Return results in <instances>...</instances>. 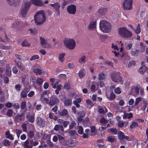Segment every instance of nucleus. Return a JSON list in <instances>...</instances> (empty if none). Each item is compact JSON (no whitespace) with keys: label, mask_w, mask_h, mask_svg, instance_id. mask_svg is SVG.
I'll return each instance as SVG.
<instances>
[{"label":"nucleus","mask_w":148,"mask_h":148,"mask_svg":"<svg viewBox=\"0 0 148 148\" xmlns=\"http://www.w3.org/2000/svg\"><path fill=\"white\" fill-rule=\"evenodd\" d=\"M34 20L35 23L37 25L43 23L46 20L44 11H41L38 12L34 16Z\"/></svg>","instance_id":"obj_1"},{"label":"nucleus","mask_w":148,"mask_h":148,"mask_svg":"<svg viewBox=\"0 0 148 148\" xmlns=\"http://www.w3.org/2000/svg\"><path fill=\"white\" fill-rule=\"evenodd\" d=\"M99 27L101 30L105 33L109 32L111 29L110 24L105 20H102L100 21Z\"/></svg>","instance_id":"obj_2"},{"label":"nucleus","mask_w":148,"mask_h":148,"mask_svg":"<svg viewBox=\"0 0 148 148\" xmlns=\"http://www.w3.org/2000/svg\"><path fill=\"white\" fill-rule=\"evenodd\" d=\"M119 33L120 35L124 38H128L132 36V32L125 27L119 29Z\"/></svg>","instance_id":"obj_3"},{"label":"nucleus","mask_w":148,"mask_h":148,"mask_svg":"<svg viewBox=\"0 0 148 148\" xmlns=\"http://www.w3.org/2000/svg\"><path fill=\"white\" fill-rule=\"evenodd\" d=\"M111 78L112 80L114 82H120L121 84L123 83L121 74L119 72H112L111 73Z\"/></svg>","instance_id":"obj_4"},{"label":"nucleus","mask_w":148,"mask_h":148,"mask_svg":"<svg viewBox=\"0 0 148 148\" xmlns=\"http://www.w3.org/2000/svg\"><path fill=\"white\" fill-rule=\"evenodd\" d=\"M64 43L65 47L70 50L73 49L76 45L75 41L72 38L65 39L64 40Z\"/></svg>","instance_id":"obj_5"},{"label":"nucleus","mask_w":148,"mask_h":148,"mask_svg":"<svg viewBox=\"0 0 148 148\" xmlns=\"http://www.w3.org/2000/svg\"><path fill=\"white\" fill-rule=\"evenodd\" d=\"M133 0H123L122 4L123 8L125 10H129L132 8Z\"/></svg>","instance_id":"obj_6"},{"label":"nucleus","mask_w":148,"mask_h":148,"mask_svg":"<svg viewBox=\"0 0 148 148\" xmlns=\"http://www.w3.org/2000/svg\"><path fill=\"white\" fill-rule=\"evenodd\" d=\"M40 41L41 46L44 48H49L52 47V45L50 43H48L47 40L44 38L40 37Z\"/></svg>","instance_id":"obj_7"},{"label":"nucleus","mask_w":148,"mask_h":148,"mask_svg":"<svg viewBox=\"0 0 148 148\" xmlns=\"http://www.w3.org/2000/svg\"><path fill=\"white\" fill-rule=\"evenodd\" d=\"M28 7H30L31 4L36 6H41L44 4L41 0H30L29 2H26Z\"/></svg>","instance_id":"obj_8"},{"label":"nucleus","mask_w":148,"mask_h":148,"mask_svg":"<svg viewBox=\"0 0 148 148\" xmlns=\"http://www.w3.org/2000/svg\"><path fill=\"white\" fill-rule=\"evenodd\" d=\"M121 41H120L119 42L120 43H121V47L120 49L119 52L118 53L116 51H112V52H113L115 55L116 56H117L118 58H120L122 57L124 55V53L123 52V43H121Z\"/></svg>","instance_id":"obj_9"},{"label":"nucleus","mask_w":148,"mask_h":148,"mask_svg":"<svg viewBox=\"0 0 148 148\" xmlns=\"http://www.w3.org/2000/svg\"><path fill=\"white\" fill-rule=\"evenodd\" d=\"M30 7H28L26 4V2H25L22 7L21 11V14L23 16H25L26 15L27 10Z\"/></svg>","instance_id":"obj_10"},{"label":"nucleus","mask_w":148,"mask_h":148,"mask_svg":"<svg viewBox=\"0 0 148 148\" xmlns=\"http://www.w3.org/2000/svg\"><path fill=\"white\" fill-rule=\"evenodd\" d=\"M59 100L58 98L56 96H52L51 97L49 101V105L53 106L58 103Z\"/></svg>","instance_id":"obj_11"},{"label":"nucleus","mask_w":148,"mask_h":148,"mask_svg":"<svg viewBox=\"0 0 148 148\" xmlns=\"http://www.w3.org/2000/svg\"><path fill=\"white\" fill-rule=\"evenodd\" d=\"M50 5L54 8L55 11L56 12V14L58 16L60 15L59 9L60 5L58 3H56L54 4H51Z\"/></svg>","instance_id":"obj_12"},{"label":"nucleus","mask_w":148,"mask_h":148,"mask_svg":"<svg viewBox=\"0 0 148 148\" xmlns=\"http://www.w3.org/2000/svg\"><path fill=\"white\" fill-rule=\"evenodd\" d=\"M37 124L40 126L43 127L45 124V122L44 120L42 118L37 116L36 119Z\"/></svg>","instance_id":"obj_13"},{"label":"nucleus","mask_w":148,"mask_h":148,"mask_svg":"<svg viewBox=\"0 0 148 148\" xmlns=\"http://www.w3.org/2000/svg\"><path fill=\"white\" fill-rule=\"evenodd\" d=\"M67 10L69 13L74 14L76 11V6L74 5H71L68 7Z\"/></svg>","instance_id":"obj_14"},{"label":"nucleus","mask_w":148,"mask_h":148,"mask_svg":"<svg viewBox=\"0 0 148 148\" xmlns=\"http://www.w3.org/2000/svg\"><path fill=\"white\" fill-rule=\"evenodd\" d=\"M142 66L139 69V71L140 73L142 75L143 74L144 72L148 69V68L144 65V62L141 63Z\"/></svg>","instance_id":"obj_15"},{"label":"nucleus","mask_w":148,"mask_h":148,"mask_svg":"<svg viewBox=\"0 0 148 148\" xmlns=\"http://www.w3.org/2000/svg\"><path fill=\"white\" fill-rule=\"evenodd\" d=\"M96 27V21L95 20H92L90 22L88 26V29L92 30L95 29Z\"/></svg>","instance_id":"obj_16"},{"label":"nucleus","mask_w":148,"mask_h":148,"mask_svg":"<svg viewBox=\"0 0 148 148\" xmlns=\"http://www.w3.org/2000/svg\"><path fill=\"white\" fill-rule=\"evenodd\" d=\"M25 118L24 114L22 113L21 114H17L15 118V119L17 121H23Z\"/></svg>","instance_id":"obj_17"},{"label":"nucleus","mask_w":148,"mask_h":148,"mask_svg":"<svg viewBox=\"0 0 148 148\" xmlns=\"http://www.w3.org/2000/svg\"><path fill=\"white\" fill-rule=\"evenodd\" d=\"M86 56L84 55H82L78 59V62L80 64H84L86 63Z\"/></svg>","instance_id":"obj_18"},{"label":"nucleus","mask_w":148,"mask_h":148,"mask_svg":"<svg viewBox=\"0 0 148 148\" xmlns=\"http://www.w3.org/2000/svg\"><path fill=\"white\" fill-rule=\"evenodd\" d=\"M34 114L32 115H29L26 116V118L29 122L32 123L34 122Z\"/></svg>","instance_id":"obj_19"},{"label":"nucleus","mask_w":148,"mask_h":148,"mask_svg":"<svg viewBox=\"0 0 148 148\" xmlns=\"http://www.w3.org/2000/svg\"><path fill=\"white\" fill-rule=\"evenodd\" d=\"M44 93L41 94L40 97V101L43 102H45L46 103L49 104V99L46 97H45L44 96Z\"/></svg>","instance_id":"obj_20"},{"label":"nucleus","mask_w":148,"mask_h":148,"mask_svg":"<svg viewBox=\"0 0 148 148\" xmlns=\"http://www.w3.org/2000/svg\"><path fill=\"white\" fill-rule=\"evenodd\" d=\"M107 9L103 8L99 9L98 11V13L101 15H103L105 14L107 12Z\"/></svg>","instance_id":"obj_21"},{"label":"nucleus","mask_w":148,"mask_h":148,"mask_svg":"<svg viewBox=\"0 0 148 148\" xmlns=\"http://www.w3.org/2000/svg\"><path fill=\"white\" fill-rule=\"evenodd\" d=\"M53 129L56 131H58L59 130H61L62 132H63L64 131L63 127L62 125H56L55 126Z\"/></svg>","instance_id":"obj_22"},{"label":"nucleus","mask_w":148,"mask_h":148,"mask_svg":"<svg viewBox=\"0 0 148 148\" xmlns=\"http://www.w3.org/2000/svg\"><path fill=\"white\" fill-rule=\"evenodd\" d=\"M23 144L24 148H32V146H29V141L28 140H25Z\"/></svg>","instance_id":"obj_23"},{"label":"nucleus","mask_w":148,"mask_h":148,"mask_svg":"<svg viewBox=\"0 0 148 148\" xmlns=\"http://www.w3.org/2000/svg\"><path fill=\"white\" fill-rule=\"evenodd\" d=\"M86 73V71L84 69L80 70L78 73V75L80 78L83 77Z\"/></svg>","instance_id":"obj_24"},{"label":"nucleus","mask_w":148,"mask_h":148,"mask_svg":"<svg viewBox=\"0 0 148 148\" xmlns=\"http://www.w3.org/2000/svg\"><path fill=\"white\" fill-rule=\"evenodd\" d=\"M118 137L120 140H123V137L125 135L121 131H119L118 133Z\"/></svg>","instance_id":"obj_25"},{"label":"nucleus","mask_w":148,"mask_h":148,"mask_svg":"<svg viewBox=\"0 0 148 148\" xmlns=\"http://www.w3.org/2000/svg\"><path fill=\"white\" fill-rule=\"evenodd\" d=\"M99 80L104 79L106 77V75L103 72H101L99 73Z\"/></svg>","instance_id":"obj_26"},{"label":"nucleus","mask_w":148,"mask_h":148,"mask_svg":"<svg viewBox=\"0 0 148 148\" xmlns=\"http://www.w3.org/2000/svg\"><path fill=\"white\" fill-rule=\"evenodd\" d=\"M8 3L10 5H15V2H19L20 0H6Z\"/></svg>","instance_id":"obj_27"},{"label":"nucleus","mask_w":148,"mask_h":148,"mask_svg":"<svg viewBox=\"0 0 148 148\" xmlns=\"http://www.w3.org/2000/svg\"><path fill=\"white\" fill-rule=\"evenodd\" d=\"M28 31H30V34L33 35H36L38 33L37 30L35 28L29 29Z\"/></svg>","instance_id":"obj_28"},{"label":"nucleus","mask_w":148,"mask_h":148,"mask_svg":"<svg viewBox=\"0 0 148 148\" xmlns=\"http://www.w3.org/2000/svg\"><path fill=\"white\" fill-rule=\"evenodd\" d=\"M132 113H130L128 114L127 113H125L124 114V115L123 116V118L124 119H130L132 117Z\"/></svg>","instance_id":"obj_29"},{"label":"nucleus","mask_w":148,"mask_h":148,"mask_svg":"<svg viewBox=\"0 0 148 148\" xmlns=\"http://www.w3.org/2000/svg\"><path fill=\"white\" fill-rule=\"evenodd\" d=\"M125 49L126 50H129L132 47V44L130 43H126L125 44Z\"/></svg>","instance_id":"obj_30"},{"label":"nucleus","mask_w":148,"mask_h":148,"mask_svg":"<svg viewBox=\"0 0 148 148\" xmlns=\"http://www.w3.org/2000/svg\"><path fill=\"white\" fill-rule=\"evenodd\" d=\"M21 45L23 47H29L30 46V44L29 43L27 40H24L22 42Z\"/></svg>","instance_id":"obj_31"},{"label":"nucleus","mask_w":148,"mask_h":148,"mask_svg":"<svg viewBox=\"0 0 148 148\" xmlns=\"http://www.w3.org/2000/svg\"><path fill=\"white\" fill-rule=\"evenodd\" d=\"M11 142L8 140L5 139L3 141L2 143L5 146H9L10 145Z\"/></svg>","instance_id":"obj_32"},{"label":"nucleus","mask_w":148,"mask_h":148,"mask_svg":"<svg viewBox=\"0 0 148 148\" xmlns=\"http://www.w3.org/2000/svg\"><path fill=\"white\" fill-rule=\"evenodd\" d=\"M139 51L138 50H136L135 51H132L130 52L131 55L132 56H137L139 53Z\"/></svg>","instance_id":"obj_33"},{"label":"nucleus","mask_w":148,"mask_h":148,"mask_svg":"<svg viewBox=\"0 0 148 148\" xmlns=\"http://www.w3.org/2000/svg\"><path fill=\"white\" fill-rule=\"evenodd\" d=\"M36 83L37 85L38 86H41L43 82V79L39 78L36 80Z\"/></svg>","instance_id":"obj_34"},{"label":"nucleus","mask_w":148,"mask_h":148,"mask_svg":"<svg viewBox=\"0 0 148 148\" xmlns=\"http://www.w3.org/2000/svg\"><path fill=\"white\" fill-rule=\"evenodd\" d=\"M64 105L69 106L72 103V100L71 99H67L64 101Z\"/></svg>","instance_id":"obj_35"},{"label":"nucleus","mask_w":148,"mask_h":148,"mask_svg":"<svg viewBox=\"0 0 148 148\" xmlns=\"http://www.w3.org/2000/svg\"><path fill=\"white\" fill-rule=\"evenodd\" d=\"M65 55L64 53H60L59 56V60L61 62H63L64 60V57Z\"/></svg>","instance_id":"obj_36"},{"label":"nucleus","mask_w":148,"mask_h":148,"mask_svg":"<svg viewBox=\"0 0 148 148\" xmlns=\"http://www.w3.org/2000/svg\"><path fill=\"white\" fill-rule=\"evenodd\" d=\"M86 102L87 105L92 107L93 105L92 101L89 99H86Z\"/></svg>","instance_id":"obj_37"},{"label":"nucleus","mask_w":148,"mask_h":148,"mask_svg":"<svg viewBox=\"0 0 148 148\" xmlns=\"http://www.w3.org/2000/svg\"><path fill=\"white\" fill-rule=\"evenodd\" d=\"M68 113L67 110L65 109H64L60 113V114L62 116H65Z\"/></svg>","instance_id":"obj_38"},{"label":"nucleus","mask_w":148,"mask_h":148,"mask_svg":"<svg viewBox=\"0 0 148 148\" xmlns=\"http://www.w3.org/2000/svg\"><path fill=\"white\" fill-rule=\"evenodd\" d=\"M100 121L102 125L104 126H105L108 123V121L104 118L101 119Z\"/></svg>","instance_id":"obj_39"},{"label":"nucleus","mask_w":148,"mask_h":148,"mask_svg":"<svg viewBox=\"0 0 148 148\" xmlns=\"http://www.w3.org/2000/svg\"><path fill=\"white\" fill-rule=\"evenodd\" d=\"M64 88L65 90H68L71 88V87L69 83H66L64 84Z\"/></svg>","instance_id":"obj_40"},{"label":"nucleus","mask_w":148,"mask_h":148,"mask_svg":"<svg viewBox=\"0 0 148 148\" xmlns=\"http://www.w3.org/2000/svg\"><path fill=\"white\" fill-rule=\"evenodd\" d=\"M106 140L111 142H113L114 140V138L113 136H110L107 137Z\"/></svg>","instance_id":"obj_41"},{"label":"nucleus","mask_w":148,"mask_h":148,"mask_svg":"<svg viewBox=\"0 0 148 148\" xmlns=\"http://www.w3.org/2000/svg\"><path fill=\"white\" fill-rule=\"evenodd\" d=\"M139 90L140 95L142 96H143L145 95V93L144 92V89L143 88L141 87H139Z\"/></svg>","instance_id":"obj_42"},{"label":"nucleus","mask_w":148,"mask_h":148,"mask_svg":"<svg viewBox=\"0 0 148 148\" xmlns=\"http://www.w3.org/2000/svg\"><path fill=\"white\" fill-rule=\"evenodd\" d=\"M14 132H16L18 138H19L20 134L22 133L21 130L16 129L14 130Z\"/></svg>","instance_id":"obj_43"},{"label":"nucleus","mask_w":148,"mask_h":148,"mask_svg":"<svg viewBox=\"0 0 148 148\" xmlns=\"http://www.w3.org/2000/svg\"><path fill=\"white\" fill-rule=\"evenodd\" d=\"M109 130L110 132H111L113 134L115 135L117 134V131L116 128H112L110 129Z\"/></svg>","instance_id":"obj_44"},{"label":"nucleus","mask_w":148,"mask_h":148,"mask_svg":"<svg viewBox=\"0 0 148 148\" xmlns=\"http://www.w3.org/2000/svg\"><path fill=\"white\" fill-rule=\"evenodd\" d=\"M33 71L36 74L40 75L41 73V70L38 69H34L33 70Z\"/></svg>","instance_id":"obj_45"},{"label":"nucleus","mask_w":148,"mask_h":148,"mask_svg":"<svg viewBox=\"0 0 148 148\" xmlns=\"http://www.w3.org/2000/svg\"><path fill=\"white\" fill-rule=\"evenodd\" d=\"M21 26V23L19 21H16L13 24V27H16L18 26Z\"/></svg>","instance_id":"obj_46"},{"label":"nucleus","mask_w":148,"mask_h":148,"mask_svg":"<svg viewBox=\"0 0 148 148\" xmlns=\"http://www.w3.org/2000/svg\"><path fill=\"white\" fill-rule=\"evenodd\" d=\"M26 106V102L25 101L21 102V108L23 110L25 109Z\"/></svg>","instance_id":"obj_47"},{"label":"nucleus","mask_w":148,"mask_h":148,"mask_svg":"<svg viewBox=\"0 0 148 148\" xmlns=\"http://www.w3.org/2000/svg\"><path fill=\"white\" fill-rule=\"evenodd\" d=\"M142 98L140 97L136 98L135 99L134 104L135 105H137L139 102L141 101Z\"/></svg>","instance_id":"obj_48"},{"label":"nucleus","mask_w":148,"mask_h":148,"mask_svg":"<svg viewBox=\"0 0 148 148\" xmlns=\"http://www.w3.org/2000/svg\"><path fill=\"white\" fill-rule=\"evenodd\" d=\"M137 123L135 122H133L130 126V128L131 129L134 128L138 126Z\"/></svg>","instance_id":"obj_49"},{"label":"nucleus","mask_w":148,"mask_h":148,"mask_svg":"<svg viewBox=\"0 0 148 148\" xmlns=\"http://www.w3.org/2000/svg\"><path fill=\"white\" fill-rule=\"evenodd\" d=\"M114 92L117 94H119L121 93V89L119 87H117L114 90Z\"/></svg>","instance_id":"obj_50"},{"label":"nucleus","mask_w":148,"mask_h":148,"mask_svg":"<svg viewBox=\"0 0 148 148\" xmlns=\"http://www.w3.org/2000/svg\"><path fill=\"white\" fill-rule=\"evenodd\" d=\"M0 48L5 50H8L10 48L9 46H5L4 45L0 44Z\"/></svg>","instance_id":"obj_51"},{"label":"nucleus","mask_w":148,"mask_h":148,"mask_svg":"<svg viewBox=\"0 0 148 148\" xmlns=\"http://www.w3.org/2000/svg\"><path fill=\"white\" fill-rule=\"evenodd\" d=\"M66 142L69 143L67 144V145L71 147L74 146V144H73V141L71 139H69Z\"/></svg>","instance_id":"obj_52"},{"label":"nucleus","mask_w":148,"mask_h":148,"mask_svg":"<svg viewBox=\"0 0 148 148\" xmlns=\"http://www.w3.org/2000/svg\"><path fill=\"white\" fill-rule=\"evenodd\" d=\"M34 135V131H30L28 133V135L30 138L33 137Z\"/></svg>","instance_id":"obj_53"},{"label":"nucleus","mask_w":148,"mask_h":148,"mask_svg":"<svg viewBox=\"0 0 148 148\" xmlns=\"http://www.w3.org/2000/svg\"><path fill=\"white\" fill-rule=\"evenodd\" d=\"M140 87L139 86L137 85L134 88L135 92L136 94H138L139 93Z\"/></svg>","instance_id":"obj_54"},{"label":"nucleus","mask_w":148,"mask_h":148,"mask_svg":"<svg viewBox=\"0 0 148 148\" xmlns=\"http://www.w3.org/2000/svg\"><path fill=\"white\" fill-rule=\"evenodd\" d=\"M78 132L80 134H82L83 132V129L82 127L79 126V129L78 130Z\"/></svg>","instance_id":"obj_55"},{"label":"nucleus","mask_w":148,"mask_h":148,"mask_svg":"<svg viewBox=\"0 0 148 148\" xmlns=\"http://www.w3.org/2000/svg\"><path fill=\"white\" fill-rule=\"evenodd\" d=\"M141 31L140 28V24H138L137 26L136 29L135 30L136 33L137 34H139Z\"/></svg>","instance_id":"obj_56"},{"label":"nucleus","mask_w":148,"mask_h":148,"mask_svg":"<svg viewBox=\"0 0 148 148\" xmlns=\"http://www.w3.org/2000/svg\"><path fill=\"white\" fill-rule=\"evenodd\" d=\"M59 80H58L55 83H51V85L52 86L53 88L54 89L56 88V85L59 84Z\"/></svg>","instance_id":"obj_57"},{"label":"nucleus","mask_w":148,"mask_h":148,"mask_svg":"<svg viewBox=\"0 0 148 148\" xmlns=\"http://www.w3.org/2000/svg\"><path fill=\"white\" fill-rule=\"evenodd\" d=\"M27 94V93L26 91L23 90L21 92V96L22 97L24 98L26 97Z\"/></svg>","instance_id":"obj_58"},{"label":"nucleus","mask_w":148,"mask_h":148,"mask_svg":"<svg viewBox=\"0 0 148 148\" xmlns=\"http://www.w3.org/2000/svg\"><path fill=\"white\" fill-rule=\"evenodd\" d=\"M39 58V57L38 55H35L32 56V57L30 58V60L31 61H32L36 59H38Z\"/></svg>","instance_id":"obj_59"},{"label":"nucleus","mask_w":148,"mask_h":148,"mask_svg":"<svg viewBox=\"0 0 148 148\" xmlns=\"http://www.w3.org/2000/svg\"><path fill=\"white\" fill-rule=\"evenodd\" d=\"M135 64V62L134 61H130L129 62V63L128 64L127 66L129 68H130L132 66L134 65Z\"/></svg>","instance_id":"obj_60"},{"label":"nucleus","mask_w":148,"mask_h":148,"mask_svg":"<svg viewBox=\"0 0 148 148\" xmlns=\"http://www.w3.org/2000/svg\"><path fill=\"white\" fill-rule=\"evenodd\" d=\"M83 98L82 97H81L78 98L76 99L75 100L73 101H75L77 103H80L81 102Z\"/></svg>","instance_id":"obj_61"},{"label":"nucleus","mask_w":148,"mask_h":148,"mask_svg":"<svg viewBox=\"0 0 148 148\" xmlns=\"http://www.w3.org/2000/svg\"><path fill=\"white\" fill-rule=\"evenodd\" d=\"M12 113V111L11 109L9 110L7 113V115L8 116H11Z\"/></svg>","instance_id":"obj_62"},{"label":"nucleus","mask_w":148,"mask_h":148,"mask_svg":"<svg viewBox=\"0 0 148 148\" xmlns=\"http://www.w3.org/2000/svg\"><path fill=\"white\" fill-rule=\"evenodd\" d=\"M115 95L113 92H112L110 94L109 99L110 100L113 99L115 98Z\"/></svg>","instance_id":"obj_63"},{"label":"nucleus","mask_w":148,"mask_h":148,"mask_svg":"<svg viewBox=\"0 0 148 148\" xmlns=\"http://www.w3.org/2000/svg\"><path fill=\"white\" fill-rule=\"evenodd\" d=\"M42 107V106L40 104H38L36 106V110L37 111H39L41 109Z\"/></svg>","instance_id":"obj_64"}]
</instances>
